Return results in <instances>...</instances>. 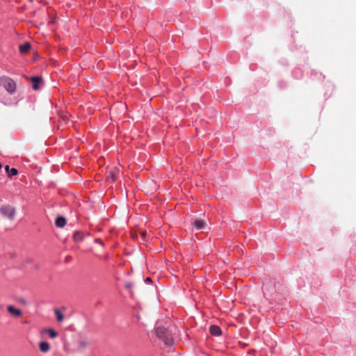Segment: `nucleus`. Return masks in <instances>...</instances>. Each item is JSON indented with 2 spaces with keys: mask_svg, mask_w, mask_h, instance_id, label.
Returning a JSON list of instances; mask_svg holds the SVG:
<instances>
[{
  "mask_svg": "<svg viewBox=\"0 0 356 356\" xmlns=\"http://www.w3.org/2000/svg\"><path fill=\"white\" fill-rule=\"evenodd\" d=\"M40 350L42 353H47L50 349V345L47 341H42L39 344Z\"/></svg>",
  "mask_w": 356,
  "mask_h": 356,
  "instance_id": "nucleus-8",
  "label": "nucleus"
},
{
  "mask_svg": "<svg viewBox=\"0 0 356 356\" xmlns=\"http://www.w3.org/2000/svg\"><path fill=\"white\" fill-rule=\"evenodd\" d=\"M83 238V234L81 232H77L74 234V239L75 241H81Z\"/></svg>",
  "mask_w": 356,
  "mask_h": 356,
  "instance_id": "nucleus-13",
  "label": "nucleus"
},
{
  "mask_svg": "<svg viewBox=\"0 0 356 356\" xmlns=\"http://www.w3.org/2000/svg\"><path fill=\"white\" fill-rule=\"evenodd\" d=\"M55 314L56 316L57 320L59 322H61L63 321V315L61 314V312L58 309H55Z\"/></svg>",
  "mask_w": 356,
  "mask_h": 356,
  "instance_id": "nucleus-14",
  "label": "nucleus"
},
{
  "mask_svg": "<svg viewBox=\"0 0 356 356\" xmlns=\"http://www.w3.org/2000/svg\"><path fill=\"white\" fill-rule=\"evenodd\" d=\"M0 213L3 217L12 221L15 219L16 210L14 207L10 204H3L0 207Z\"/></svg>",
  "mask_w": 356,
  "mask_h": 356,
  "instance_id": "nucleus-2",
  "label": "nucleus"
},
{
  "mask_svg": "<svg viewBox=\"0 0 356 356\" xmlns=\"http://www.w3.org/2000/svg\"><path fill=\"white\" fill-rule=\"evenodd\" d=\"M108 179H109L112 182H113V181H115V179H116V177H115V174H114V172H112V171H110V172H109V173H108Z\"/></svg>",
  "mask_w": 356,
  "mask_h": 356,
  "instance_id": "nucleus-16",
  "label": "nucleus"
},
{
  "mask_svg": "<svg viewBox=\"0 0 356 356\" xmlns=\"http://www.w3.org/2000/svg\"><path fill=\"white\" fill-rule=\"evenodd\" d=\"M145 282L147 283V284H149L150 282H152V280L150 277H147L145 280Z\"/></svg>",
  "mask_w": 356,
  "mask_h": 356,
  "instance_id": "nucleus-17",
  "label": "nucleus"
},
{
  "mask_svg": "<svg viewBox=\"0 0 356 356\" xmlns=\"http://www.w3.org/2000/svg\"><path fill=\"white\" fill-rule=\"evenodd\" d=\"M31 48V44L28 42H26L19 46V51L22 54L26 53Z\"/></svg>",
  "mask_w": 356,
  "mask_h": 356,
  "instance_id": "nucleus-12",
  "label": "nucleus"
},
{
  "mask_svg": "<svg viewBox=\"0 0 356 356\" xmlns=\"http://www.w3.org/2000/svg\"><path fill=\"white\" fill-rule=\"evenodd\" d=\"M131 286H132V284H131V283H127V284H126V285H125V287H126L127 289H130L131 288Z\"/></svg>",
  "mask_w": 356,
  "mask_h": 356,
  "instance_id": "nucleus-18",
  "label": "nucleus"
},
{
  "mask_svg": "<svg viewBox=\"0 0 356 356\" xmlns=\"http://www.w3.org/2000/svg\"><path fill=\"white\" fill-rule=\"evenodd\" d=\"M55 224L58 227H63L66 224V220L63 216L56 218Z\"/></svg>",
  "mask_w": 356,
  "mask_h": 356,
  "instance_id": "nucleus-9",
  "label": "nucleus"
},
{
  "mask_svg": "<svg viewBox=\"0 0 356 356\" xmlns=\"http://www.w3.org/2000/svg\"><path fill=\"white\" fill-rule=\"evenodd\" d=\"M7 309L10 314L15 316L19 317L22 314V312L20 309H16L12 305L8 306Z\"/></svg>",
  "mask_w": 356,
  "mask_h": 356,
  "instance_id": "nucleus-6",
  "label": "nucleus"
},
{
  "mask_svg": "<svg viewBox=\"0 0 356 356\" xmlns=\"http://www.w3.org/2000/svg\"><path fill=\"white\" fill-rule=\"evenodd\" d=\"M31 81L33 83V88L35 90H37L39 89V83L42 81V78L40 76H32L31 78Z\"/></svg>",
  "mask_w": 356,
  "mask_h": 356,
  "instance_id": "nucleus-7",
  "label": "nucleus"
},
{
  "mask_svg": "<svg viewBox=\"0 0 356 356\" xmlns=\"http://www.w3.org/2000/svg\"><path fill=\"white\" fill-rule=\"evenodd\" d=\"M5 169L9 177L15 176L17 174V170L15 168H12L10 169L9 165H6Z\"/></svg>",
  "mask_w": 356,
  "mask_h": 356,
  "instance_id": "nucleus-10",
  "label": "nucleus"
},
{
  "mask_svg": "<svg viewBox=\"0 0 356 356\" xmlns=\"http://www.w3.org/2000/svg\"><path fill=\"white\" fill-rule=\"evenodd\" d=\"M95 242L103 245V242L100 239H98V238L95 239Z\"/></svg>",
  "mask_w": 356,
  "mask_h": 356,
  "instance_id": "nucleus-19",
  "label": "nucleus"
},
{
  "mask_svg": "<svg viewBox=\"0 0 356 356\" xmlns=\"http://www.w3.org/2000/svg\"><path fill=\"white\" fill-rule=\"evenodd\" d=\"M2 168V165L1 163H0V169Z\"/></svg>",
  "mask_w": 356,
  "mask_h": 356,
  "instance_id": "nucleus-22",
  "label": "nucleus"
},
{
  "mask_svg": "<svg viewBox=\"0 0 356 356\" xmlns=\"http://www.w3.org/2000/svg\"><path fill=\"white\" fill-rule=\"evenodd\" d=\"M145 236H146V234H145V233H143V234H142V236H143V239H145Z\"/></svg>",
  "mask_w": 356,
  "mask_h": 356,
  "instance_id": "nucleus-20",
  "label": "nucleus"
},
{
  "mask_svg": "<svg viewBox=\"0 0 356 356\" xmlns=\"http://www.w3.org/2000/svg\"><path fill=\"white\" fill-rule=\"evenodd\" d=\"M156 333L165 344L172 346L174 343V338L170 332L163 327H158L156 330Z\"/></svg>",
  "mask_w": 356,
  "mask_h": 356,
  "instance_id": "nucleus-1",
  "label": "nucleus"
},
{
  "mask_svg": "<svg viewBox=\"0 0 356 356\" xmlns=\"http://www.w3.org/2000/svg\"><path fill=\"white\" fill-rule=\"evenodd\" d=\"M88 345V342L84 339H81L77 341V350H83Z\"/></svg>",
  "mask_w": 356,
  "mask_h": 356,
  "instance_id": "nucleus-11",
  "label": "nucleus"
},
{
  "mask_svg": "<svg viewBox=\"0 0 356 356\" xmlns=\"http://www.w3.org/2000/svg\"><path fill=\"white\" fill-rule=\"evenodd\" d=\"M104 258H105L106 259H108L109 258V256H108V254H106V255L104 257Z\"/></svg>",
  "mask_w": 356,
  "mask_h": 356,
  "instance_id": "nucleus-21",
  "label": "nucleus"
},
{
  "mask_svg": "<svg viewBox=\"0 0 356 356\" xmlns=\"http://www.w3.org/2000/svg\"><path fill=\"white\" fill-rule=\"evenodd\" d=\"M192 225L193 227L197 230L204 229L207 226L206 222L201 219H195Z\"/></svg>",
  "mask_w": 356,
  "mask_h": 356,
  "instance_id": "nucleus-4",
  "label": "nucleus"
},
{
  "mask_svg": "<svg viewBox=\"0 0 356 356\" xmlns=\"http://www.w3.org/2000/svg\"><path fill=\"white\" fill-rule=\"evenodd\" d=\"M209 331L212 335L216 336V337L220 336L222 334L220 327L216 325H211L210 328H209Z\"/></svg>",
  "mask_w": 356,
  "mask_h": 356,
  "instance_id": "nucleus-5",
  "label": "nucleus"
},
{
  "mask_svg": "<svg viewBox=\"0 0 356 356\" xmlns=\"http://www.w3.org/2000/svg\"><path fill=\"white\" fill-rule=\"evenodd\" d=\"M47 332H48L49 337L52 339H54L58 336V333L53 329L49 328L47 330Z\"/></svg>",
  "mask_w": 356,
  "mask_h": 356,
  "instance_id": "nucleus-15",
  "label": "nucleus"
},
{
  "mask_svg": "<svg viewBox=\"0 0 356 356\" xmlns=\"http://www.w3.org/2000/svg\"><path fill=\"white\" fill-rule=\"evenodd\" d=\"M1 83L4 88L10 93L13 94L16 90V83L10 78L7 76H3L1 79Z\"/></svg>",
  "mask_w": 356,
  "mask_h": 356,
  "instance_id": "nucleus-3",
  "label": "nucleus"
}]
</instances>
